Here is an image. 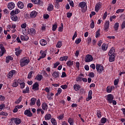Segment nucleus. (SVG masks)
Returning a JSON list of instances; mask_svg holds the SVG:
<instances>
[{
  "mask_svg": "<svg viewBox=\"0 0 125 125\" xmlns=\"http://www.w3.org/2000/svg\"><path fill=\"white\" fill-rule=\"evenodd\" d=\"M68 123H69L70 125H74V119L72 118H69L68 120Z\"/></svg>",
  "mask_w": 125,
  "mask_h": 125,
  "instance_id": "obj_39",
  "label": "nucleus"
},
{
  "mask_svg": "<svg viewBox=\"0 0 125 125\" xmlns=\"http://www.w3.org/2000/svg\"><path fill=\"white\" fill-rule=\"evenodd\" d=\"M59 72L58 71H55L52 74V77L55 79H57V78H59Z\"/></svg>",
  "mask_w": 125,
  "mask_h": 125,
  "instance_id": "obj_17",
  "label": "nucleus"
},
{
  "mask_svg": "<svg viewBox=\"0 0 125 125\" xmlns=\"http://www.w3.org/2000/svg\"><path fill=\"white\" fill-rule=\"evenodd\" d=\"M0 116H5V117H7V116H8V113L6 112H3L2 111L0 112Z\"/></svg>",
  "mask_w": 125,
  "mask_h": 125,
  "instance_id": "obj_44",
  "label": "nucleus"
},
{
  "mask_svg": "<svg viewBox=\"0 0 125 125\" xmlns=\"http://www.w3.org/2000/svg\"><path fill=\"white\" fill-rule=\"evenodd\" d=\"M94 21H91V23L90 24V28H91V29H93V28H94Z\"/></svg>",
  "mask_w": 125,
  "mask_h": 125,
  "instance_id": "obj_57",
  "label": "nucleus"
},
{
  "mask_svg": "<svg viewBox=\"0 0 125 125\" xmlns=\"http://www.w3.org/2000/svg\"><path fill=\"white\" fill-rule=\"evenodd\" d=\"M23 99V97L21 96L20 98L17 100V101L15 102V104H19L21 101H22Z\"/></svg>",
  "mask_w": 125,
  "mask_h": 125,
  "instance_id": "obj_34",
  "label": "nucleus"
},
{
  "mask_svg": "<svg viewBox=\"0 0 125 125\" xmlns=\"http://www.w3.org/2000/svg\"><path fill=\"white\" fill-rule=\"evenodd\" d=\"M68 2H69L70 6H72V7H74L75 6V4H74V2L73 1L68 0Z\"/></svg>",
  "mask_w": 125,
  "mask_h": 125,
  "instance_id": "obj_51",
  "label": "nucleus"
},
{
  "mask_svg": "<svg viewBox=\"0 0 125 125\" xmlns=\"http://www.w3.org/2000/svg\"><path fill=\"white\" fill-rule=\"evenodd\" d=\"M26 27H27V23H22L21 25V28H22V29H25Z\"/></svg>",
  "mask_w": 125,
  "mask_h": 125,
  "instance_id": "obj_52",
  "label": "nucleus"
},
{
  "mask_svg": "<svg viewBox=\"0 0 125 125\" xmlns=\"http://www.w3.org/2000/svg\"><path fill=\"white\" fill-rule=\"evenodd\" d=\"M44 119L45 121H49V120H51V114H46L44 116Z\"/></svg>",
  "mask_w": 125,
  "mask_h": 125,
  "instance_id": "obj_26",
  "label": "nucleus"
},
{
  "mask_svg": "<svg viewBox=\"0 0 125 125\" xmlns=\"http://www.w3.org/2000/svg\"><path fill=\"white\" fill-rule=\"evenodd\" d=\"M13 60V57L11 56H8L6 57L5 62L6 63H9L10 61Z\"/></svg>",
  "mask_w": 125,
  "mask_h": 125,
  "instance_id": "obj_21",
  "label": "nucleus"
},
{
  "mask_svg": "<svg viewBox=\"0 0 125 125\" xmlns=\"http://www.w3.org/2000/svg\"><path fill=\"white\" fill-rule=\"evenodd\" d=\"M106 122H107V118L105 117H103L101 119V124H106Z\"/></svg>",
  "mask_w": 125,
  "mask_h": 125,
  "instance_id": "obj_42",
  "label": "nucleus"
},
{
  "mask_svg": "<svg viewBox=\"0 0 125 125\" xmlns=\"http://www.w3.org/2000/svg\"><path fill=\"white\" fill-rule=\"evenodd\" d=\"M109 62H113V61H115V55H109Z\"/></svg>",
  "mask_w": 125,
  "mask_h": 125,
  "instance_id": "obj_27",
  "label": "nucleus"
},
{
  "mask_svg": "<svg viewBox=\"0 0 125 125\" xmlns=\"http://www.w3.org/2000/svg\"><path fill=\"white\" fill-rule=\"evenodd\" d=\"M73 88L75 91H79L81 89V86L79 84H75L73 86Z\"/></svg>",
  "mask_w": 125,
  "mask_h": 125,
  "instance_id": "obj_19",
  "label": "nucleus"
},
{
  "mask_svg": "<svg viewBox=\"0 0 125 125\" xmlns=\"http://www.w3.org/2000/svg\"><path fill=\"white\" fill-rule=\"evenodd\" d=\"M62 46V42L61 41H59L56 44V47L58 48H60Z\"/></svg>",
  "mask_w": 125,
  "mask_h": 125,
  "instance_id": "obj_40",
  "label": "nucleus"
},
{
  "mask_svg": "<svg viewBox=\"0 0 125 125\" xmlns=\"http://www.w3.org/2000/svg\"><path fill=\"white\" fill-rule=\"evenodd\" d=\"M61 88L62 89H66L67 87H68V85L67 84H64L61 86Z\"/></svg>",
  "mask_w": 125,
  "mask_h": 125,
  "instance_id": "obj_59",
  "label": "nucleus"
},
{
  "mask_svg": "<svg viewBox=\"0 0 125 125\" xmlns=\"http://www.w3.org/2000/svg\"><path fill=\"white\" fill-rule=\"evenodd\" d=\"M96 69L97 70V72L99 74H101L103 71H104V67L100 64H96Z\"/></svg>",
  "mask_w": 125,
  "mask_h": 125,
  "instance_id": "obj_4",
  "label": "nucleus"
},
{
  "mask_svg": "<svg viewBox=\"0 0 125 125\" xmlns=\"http://www.w3.org/2000/svg\"><path fill=\"white\" fill-rule=\"evenodd\" d=\"M115 49L112 48L108 52V55H115Z\"/></svg>",
  "mask_w": 125,
  "mask_h": 125,
  "instance_id": "obj_31",
  "label": "nucleus"
},
{
  "mask_svg": "<svg viewBox=\"0 0 125 125\" xmlns=\"http://www.w3.org/2000/svg\"><path fill=\"white\" fill-rule=\"evenodd\" d=\"M93 60V57L90 55H87L85 57V62H91Z\"/></svg>",
  "mask_w": 125,
  "mask_h": 125,
  "instance_id": "obj_11",
  "label": "nucleus"
},
{
  "mask_svg": "<svg viewBox=\"0 0 125 125\" xmlns=\"http://www.w3.org/2000/svg\"><path fill=\"white\" fill-rule=\"evenodd\" d=\"M100 7H101V4H100V3H98V4H96V6H95V10H96V9L99 10V8H100Z\"/></svg>",
  "mask_w": 125,
  "mask_h": 125,
  "instance_id": "obj_49",
  "label": "nucleus"
},
{
  "mask_svg": "<svg viewBox=\"0 0 125 125\" xmlns=\"http://www.w3.org/2000/svg\"><path fill=\"white\" fill-rule=\"evenodd\" d=\"M40 44L42 45V46H44V45H46L47 44V42H46V40L44 39H42L40 42Z\"/></svg>",
  "mask_w": 125,
  "mask_h": 125,
  "instance_id": "obj_22",
  "label": "nucleus"
},
{
  "mask_svg": "<svg viewBox=\"0 0 125 125\" xmlns=\"http://www.w3.org/2000/svg\"><path fill=\"white\" fill-rule=\"evenodd\" d=\"M66 65L68 66V67H72V66L74 65V62L68 61L66 62Z\"/></svg>",
  "mask_w": 125,
  "mask_h": 125,
  "instance_id": "obj_32",
  "label": "nucleus"
},
{
  "mask_svg": "<svg viewBox=\"0 0 125 125\" xmlns=\"http://www.w3.org/2000/svg\"><path fill=\"white\" fill-rule=\"evenodd\" d=\"M5 108V105L4 104H1L0 105V112L1 110H4Z\"/></svg>",
  "mask_w": 125,
  "mask_h": 125,
  "instance_id": "obj_54",
  "label": "nucleus"
},
{
  "mask_svg": "<svg viewBox=\"0 0 125 125\" xmlns=\"http://www.w3.org/2000/svg\"><path fill=\"white\" fill-rule=\"evenodd\" d=\"M68 59V56H65L63 57H62L60 58V61H66Z\"/></svg>",
  "mask_w": 125,
  "mask_h": 125,
  "instance_id": "obj_35",
  "label": "nucleus"
},
{
  "mask_svg": "<svg viewBox=\"0 0 125 125\" xmlns=\"http://www.w3.org/2000/svg\"><path fill=\"white\" fill-rule=\"evenodd\" d=\"M21 83V80H15L13 81L12 86L13 87H17L18 85H19V83Z\"/></svg>",
  "mask_w": 125,
  "mask_h": 125,
  "instance_id": "obj_9",
  "label": "nucleus"
},
{
  "mask_svg": "<svg viewBox=\"0 0 125 125\" xmlns=\"http://www.w3.org/2000/svg\"><path fill=\"white\" fill-rule=\"evenodd\" d=\"M7 7L9 10H12L15 7V3L13 2H9L7 4Z\"/></svg>",
  "mask_w": 125,
  "mask_h": 125,
  "instance_id": "obj_8",
  "label": "nucleus"
},
{
  "mask_svg": "<svg viewBox=\"0 0 125 125\" xmlns=\"http://www.w3.org/2000/svg\"><path fill=\"white\" fill-rule=\"evenodd\" d=\"M21 41H28L29 40V36H24V35H21Z\"/></svg>",
  "mask_w": 125,
  "mask_h": 125,
  "instance_id": "obj_24",
  "label": "nucleus"
},
{
  "mask_svg": "<svg viewBox=\"0 0 125 125\" xmlns=\"http://www.w3.org/2000/svg\"><path fill=\"white\" fill-rule=\"evenodd\" d=\"M119 83V79H116L114 82V85H117Z\"/></svg>",
  "mask_w": 125,
  "mask_h": 125,
  "instance_id": "obj_63",
  "label": "nucleus"
},
{
  "mask_svg": "<svg viewBox=\"0 0 125 125\" xmlns=\"http://www.w3.org/2000/svg\"><path fill=\"white\" fill-rule=\"evenodd\" d=\"M11 121L12 122V124H16L17 125H20L21 124V119L18 118H12L11 119Z\"/></svg>",
  "mask_w": 125,
  "mask_h": 125,
  "instance_id": "obj_3",
  "label": "nucleus"
},
{
  "mask_svg": "<svg viewBox=\"0 0 125 125\" xmlns=\"http://www.w3.org/2000/svg\"><path fill=\"white\" fill-rule=\"evenodd\" d=\"M32 2L34 4H40L41 0H31Z\"/></svg>",
  "mask_w": 125,
  "mask_h": 125,
  "instance_id": "obj_36",
  "label": "nucleus"
},
{
  "mask_svg": "<svg viewBox=\"0 0 125 125\" xmlns=\"http://www.w3.org/2000/svg\"><path fill=\"white\" fill-rule=\"evenodd\" d=\"M54 95V93H51L49 94V93H48L47 94V98L49 99V100H51L52 99V96Z\"/></svg>",
  "mask_w": 125,
  "mask_h": 125,
  "instance_id": "obj_28",
  "label": "nucleus"
},
{
  "mask_svg": "<svg viewBox=\"0 0 125 125\" xmlns=\"http://www.w3.org/2000/svg\"><path fill=\"white\" fill-rule=\"evenodd\" d=\"M21 67L27 66L30 63V59L27 57H24L20 60V62Z\"/></svg>",
  "mask_w": 125,
  "mask_h": 125,
  "instance_id": "obj_1",
  "label": "nucleus"
},
{
  "mask_svg": "<svg viewBox=\"0 0 125 125\" xmlns=\"http://www.w3.org/2000/svg\"><path fill=\"white\" fill-rule=\"evenodd\" d=\"M51 123L53 125H57V122H56V120L54 118H52L51 119Z\"/></svg>",
  "mask_w": 125,
  "mask_h": 125,
  "instance_id": "obj_41",
  "label": "nucleus"
},
{
  "mask_svg": "<svg viewBox=\"0 0 125 125\" xmlns=\"http://www.w3.org/2000/svg\"><path fill=\"white\" fill-rule=\"evenodd\" d=\"M86 42H87L88 44H90L91 43V38L90 37L88 38Z\"/></svg>",
  "mask_w": 125,
  "mask_h": 125,
  "instance_id": "obj_56",
  "label": "nucleus"
},
{
  "mask_svg": "<svg viewBox=\"0 0 125 125\" xmlns=\"http://www.w3.org/2000/svg\"><path fill=\"white\" fill-rule=\"evenodd\" d=\"M122 29H125V21H123L121 25Z\"/></svg>",
  "mask_w": 125,
  "mask_h": 125,
  "instance_id": "obj_64",
  "label": "nucleus"
},
{
  "mask_svg": "<svg viewBox=\"0 0 125 125\" xmlns=\"http://www.w3.org/2000/svg\"><path fill=\"white\" fill-rule=\"evenodd\" d=\"M18 6L19 8L22 9V8H24V3L21 1H19L18 3Z\"/></svg>",
  "mask_w": 125,
  "mask_h": 125,
  "instance_id": "obj_25",
  "label": "nucleus"
},
{
  "mask_svg": "<svg viewBox=\"0 0 125 125\" xmlns=\"http://www.w3.org/2000/svg\"><path fill=\"white\" fill-rule=\"evenodd\" d=\"M119 26H120V23L119 22H116L114 24V28L116 31L119 29Z\"/></svg>",
  "mask_w": 125,
  "mask_h": 125,
  "instance_id": "obj_37",
  "label": "nucleus"
},
{
  "mask_svg": "<svg viewBox=\"0 0 125 125\" xmlns=\"http://www.w3.org/2000/svg\"><path fill=\"white\" fill-rule=\"evenodd\" d=\"M16 74H17V72L15 70H12L8 73V78H9V79H12V78H13V76Z\"/></svg>",
  "mask_w": 125,
  "mask_h": 125,
  "instance_id": "obj_7",
  "label": "nucleus"
},
{
  "mask_svg": "<svg viewBox=\"0 0 125 125\" xmlns=\"http://www.w3.org/2000/svg\"><path fill=\"white\" fill-rule=\"evenodd\" d=\"M109 26H110V21H106L104 28V30L105 32H107L108 30H109Z\"/></svg>",
  "mask_w": 125,
  "mask_h": 125,
  "instance_id": "obj_10",
  "label": "nucleus"
},
{
  "mask_svg": "<svg viewBox=\"0 0 125 125\" xmlns=\"http://www.w3.org/2000/svg\"><path fill=\"white\" fill-rule=\"evenodd\" d=\"M102 113L99 110H98L97 112V117L98 118H101L102 117Z\"/></svg>",
  "mask_w": 125,
  "mask_h": 125,
  "instance_id": "obj_46",
  "label": "nucleus"
},
{
  "mask_svg": "<svg viewBox=\"0 0 125 125\" xmlns=\"http://www.w3.org/2000/svg\"><path fill=\"white\" fill-rule=\"evenodd\" d=\"M100 30L99 29L96 32V38H98V37H100Z\"/></svg>",
  "mask_w": 125,
  "mask_h": 125,
  "instance_id": "obj_50",
  "label": "nucleus"
},
{
  "mask_svg": "<svg viewBox=\"0 0 125 125\" xmlns=\"http://www.w3.org/2000/svg\"><path fill=\"white\" fill-rule=\"evenodd\" d=\"M37 101V99L35 98H32L30 100V106H34L36 104V102Z\"/></svg>",
  "mask_w": 125,
  "mask_h": 125,
  "instance_id": "obj_18",
  "label": "nucleus"
},
{
  "mask_svg": "<svg viewBox=\"0 0 125 125\" xmlns=\"http://www.w3.org/2000/svg\"><path fill=\"white\" fill-rule=\"evenodd\" d=\"M106 99L109 104H112V101L114 100V96L111 94H108L107 95Z\"/></svg>",
  "mask_w": 125,
  "mask_h": 125,
  "instance_id": "obj_6",
  "label": "nucleus"
},
{
  "mask_svg": "<svg viewBox=\"0 0 125 125\" xmlns=\"http://www.w3.org/2000/svg\"><path fill=\"white\" fill-rule=\"evenodd\" d=\"M57 29V24H54L52 27V31H56Z\"/></svg>",
  "mask_w": 125,
  "mask_h": 125,
  "instance_id": "obj_61",
  "label": "nucleus"
},
{
  "mask_svg": "<svg viewBox=\"0 0 125 125\" xmlns=\"http://www.w3.org/2000/svg\"><path fill=\"white\" fill-rule=\"evenodd\" d=\"M30 33L31 36H35L36 35V31L34 28H30Z\"/></svg>",
  "mask_w": 125,
  "mask_h": 125,
  "instance_id": "obj_29",
  "label": "nucleus"
},
{
  "mask_svg": "<svg viewBox=\"0 0 125 125\" xmlns=\"http://www.w3.org/2000/svg\"><path fill=\"white\" fill-rule=\"evenodd\" d=\"M36 104L38 107H40V106H41V100L38 99L36 102Z\"/></svg>",
  "mask_w": 125,
  "mask_h": 125,
  "instance_id": "obj_60",
  "label": "nucleus"
},
{
  "mask_svg": "<svg viewBox=\"0 0 125 125\" xmlns=\"http://www.w3.org/2000/svg\"><path fill=\"white\" fill-rule=\"evenodd\" d=\"M42 110L45 111V110H47V109H48V105H47L46 103H43L42 104Z\"/></svg>",
  "mask_w": 125,
  "mask_h": 125,
  "instance_id": "obj_16",
  "label": "nucleus"
},
{
  "mask_svg": "<svg viewBox=\"0 0 125 125\" xmlns=\"http://www.w3.org/2000/svg\"><path fill=\"white\" fill-rule=\"evenodd\" d=\"M24 115H26L27 117H32L33 116V113L31 112V111L29 109H26L24 111Z\"/></svg>",
  "mask_w": 125,
  "mask_h": 125,
  "instance_id": "obj_14",
  "label": "nucleus"
},
{
  "mask_svg": "<svg viewBox=\"0 0 125 125\" xmlns=\"http://www.w3.org/2000/svg\"><path fill=\"white\" fill-rule=\"evenodd\" d=\"M37 15L38 12H37L36 11H33L30 13V17L32 18H35V17H37Z\"/></svg>",
  "mask_w": 125,
  "mask_h": 125,
  "instance_id": "obj_20",
  "label": "nucleus"
},
{
  "mask_svg": "<svg viewBox=\"0 0 125 125\" xmlns=\"http://www.w3.org/2000/svg\"><path fill=\"white\" fill-rule=\"evenodd\" d=\"M10 28H13V29H15L16 28V24H10L9 25Z\"/></svg>",
  "mask_w": 125,
  "mask_h": 125,
  "instance_id": "obj_58",
  "label": "nucleus"
},
{
  "mask_svg": "<svg viewBox=\"0 0 125 125\" xmlns=\"http://www.w3.org/2000/svg\"><path fill=\"white\" fill-rule=\"evenodd\" d=\"M16 14H17V13H16V11L15 10H12L10 12V15H16Z\"/></svg>",
  "mask_w": 125,
  "mask_h": 125,
  "instance_id": "obj_53",
  "label": "nucleus"
},
{
  "mask_svg": "<svg viewBox=\"0 0 125 125\" xmlns=\"http://www.w3.org/2000/svg\"><path fill=\"white\" fill-rule=\"evenodd\" d=\"M42 78H43L42 77V75L41 74H38L35 78V80H37V81L41 82V81H42Z\"/></svg>",
  "mask_w": 125,
  "mask_h": 125,
  "instance_id": "obj_23",
  "label": "nucleus"
},
{
  "mask_svg": "<svg viewBox=\"0 0 125 125\" xmlns=\"http://www.w3.org/2000/svg\"><path fill=\"white\" fill-rule=\"evenodd\" d=\"M33 73H34L33 71H31L27 76V79H31L32 78V75L33 74Z\"/></svg>",
  "mask_w": 125,
  "mask_h": 125,
  "instance_id": "obj_48",
  "label": "nucleus"
},
{
  "mask_svg": "<svg viewBox=\"0 0 125 125\" xmlns=\"http://www.w3.org/2000/svg\"><path fill=\"white\" fill-rule=\"evenodd\" d=\"M0 57H1V56H3V54L6 52V50H5V48H4V46H3V45L0 44Z\"/></svg>",
  "mask_w": 125,
  "mask_h": 125,
  "instance_id": "obj_5",
  "label": "nucleus"
},
{
  "mask_svg": "<svg viewBox=\"0 0 125 125\" xmlns=\"http://www.w3.org/2000/svg\"><path fill=\"white\" fill-rule=\"evenodd\" d=\"M124 11H125V9H119L116 11V13L117 14L123 13Z\"/></svg>",
  "mask_w": 125,
  "mask_h": 125,
  "instance_id": "obj_45",
  "label": "nucleus"
},
{
  "mask_svg": "<svg viewBox=\"0 0 125 125\" xmlns=\"http://www.w3.org/2000/svg\"><path fill=\"white\" fill-rule=\"evenodd\" d=\"M45 29H46V26L45 25H44V24H42L41 26V30L42 31H45Z\"/></svg>",
  "mask_w": 125,
  "mask_h": 125,
  "instance_id": "obj_62",
  "label": "nucleus"
},
{
  "mask_svg": "<svg viewBox=\"0 0 125 125\" xmlns=\"http://www.w3.org/2000/svg\"><path fill=\"white\" fill-rule=\"evenodd\" d=\"M88 76L90 77V78H94V77H95V74H94V73L93 72H90Z\"/></svg>",
  "mask_w": 125,
  "mask_h": 125,
  "instance_id": "obj_47",
  "label": "nucleus"
},
{
  "mask_svg": "<svg viewBox=\"0 0 125 125\" xmlns=\"http://www.w3.org/2000/svg\"><path fill=\"white\" fill-rule=\"evenodd\" d=\"M20 83L21 88H24L25 87V83L21 82L20 83Z\"/></svg>",
  "mask_w": 125,
  "mask_h": 125,
  "instance_id": "obj_55",
  "label": "nucleus"
},
{
  "mask_svg": "<svg viewBox=\"0 0 125 125\" xmlns=\"http://www.w3.org/2000/svg\"><path fill=\"white\" fill-rule=\"evenodd\" d=\"M103 50H107L108 48V45L105 44H103L102 46Z\"/></svg>",
  "mask_w": 125,
  "mask_h": 125,
  "instance_id": "obj_43",
  "label": "nucleus"
},
{
  "mask_svg": "<svg viewBox=\"0 0 125 125\" xmlns=\"http://www.w3.org/2000/svg\"><path fill=\"white\" fill-rule=\"evenodd\" d=\"M79 7H81L82 12H84L87 9V5L84 1L81 2L78 4Z\"/></svg>",
  "mask_w": 125,
  "mask_h": 125,
  "instance_id": "obj_2",
  "label": "nucleus"
},
{
  "mask_svg": "<svg viewBox=\"0 0 125 125\" xmlns=\"http://www.w3.org/2000/svg\"><path fill=\"white\" fill-rule=\"evenodd\" d=\"M91 99H92V90H90L88 93V97L86 98V101L88 102Z\"/></svg>",
  "mask_w": 125,
  "mask_h": 125,
  "instance_id": "obj_12",
  "label": "nucleus"
},
{
  "mask_svg": "<svg viewBox=\"0 0 125 125\" xmlns=\"http://www.w3.org/2000/svg\"><path fill=\"white\" fill-rule=\"evenodd\" d=\"M53 8H54V6L52 4H49V6H48L47 8V10L48 11H52L53 10Z\"/></svg>",
  "mask_w": 125,
  "mask_h": 125,
  "instance_id": "obj_33",
  "label": "nucleus"
},
{
  "mask_svg": "<svg viewBox=\"0 0 125 125\" xmlns=\"http://www.w3.org/2000/svg\"><path fill=\"white\" fill-rule=\"evenodd\" d=\"M32 89H34L35 91L39 90V83H38V82L35 83L33 84Z\"/></svg>",
  "mask_w": 125,
  "mask_h": 125,
  "instance_id": "obj_15",
  "label": "nucleus"
},
{
  "mask_svg": "<svg viewBox=\"0 0 125 125\" xmlns=\"http://www.w3.org/2000/svg\"><path fill=\"white\" fill-rule=\"evenodd\" d=\"M11 19L12 21H17L18 20V17L16 15H11Z\"/></svg>",
  "mask_w": 125,
  "mask_h": 125,
  "instance_id": "obj_30",
  "label": "nucleus"
},
{
  "mask_svg": "<svg viewBox=\"0 0 125 125\" xmlns=\"http://www.w3.org/2000/svg\"><path fill=\"white\" fill-rule=\"evenodd\" d=\"M15 54L17 56H20V54L22 52V50L20 49V47L15 48Z\"/></svg>",
  "mask_w": 125,
  "mask_h": 125,
  "instance_id": "obj_13",
  "label": "nucleus"
},
{
  "mask_svg": "<svg viewBox=\"0 0 125 125\" xmlns=\"http://www.w3.org/2000/svg\"><path fill=\"white\" fill-rule=\"evenodd\" d=\"M30 91V88L29 87H26L25 89L23 90L22 91V93H29V92Z\"/></svg>",
  "mask_w": 125,
  "mask_h": 125,
  "instance_id": "obj_38",
  "label": "nucleus"
}]
</instances>
